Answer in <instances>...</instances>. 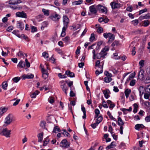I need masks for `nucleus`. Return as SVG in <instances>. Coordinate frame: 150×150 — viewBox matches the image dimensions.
I'll use <instances>...</instances> for the list:
<instances>
[{"mask_svg": "<svg viewBox=\"0 0 150 150\" xmlns=\"http://www.w3.org/2000/svg\"><path fill=\"white\" fill-rule=\"evenodd\" d=\"M95 35L94 33H92L91 35V37L89 38V40L91 42H93L94 40H96Z\"/></svg>", "mask_w": 150, "mask_h": 150, "instance_id": "b1692460", "label": "nucleus"}, {"mask_svg": "<svg viewBox=\"0 0 150 150\" xmlns=\"http://www.w3.org/2000/svg\"><path fill=\"white\" fill-rule=\"evenodd\" d=\"M112 79L111 77H106L104 78V81L106 83H108L111 81Z\"/></svg>", "mask_w": 150, "mask_h": 150, "instance_id": "473e14b6", "label": "nucleus"}, {"mask_svg": "<svg viewBox=\"0 0 150 150\" xmlns=\"http://www.w3.org/2000/svg\"><path fill=\"white\" fill-rule=\"evenodd\" d=\"M45 121H42L40 123V126L43 128L45 127Z\"/></svg>", "mask_w": 150, "mask_h": 150, "instance_id": "6e6d98bb", "label": "nucleus"}, {"mask_svg": "<svg viewBox=\"0 0 150 150\" xmlns=\"http://www.w3.org/2000/svg\"><path fill=\"white\" fill-rule=\"evenodd\" d=\"M11 132V130H8L6 128L1 129H0V135L4 136L6 137H10Z\"/></svg>", "mask_w": 150, "mask_h": 150, "instance_id": "f03ea898", "label": "nucleus"}, {"mask_svg": "<svg viewBox=\"0 0 150 150\" xmlns=\"http://www.w3.org/2000/svg\"><path fill=\"white\" fill-rule=\"evenodd\" d=\"M132 24L134 26L137 25L139 23L137 19L132 21Z\"/></svg>", "mask_w": 150, "mask_h": 150, "instance_id": "de8ad7c7", "label": "nucleus"}, {"mask_svg": "<svg viewBox=\"0 0 150 150\" xmlns=\"http://www.w3.org/2000/svg\"><path fill=\"white\" fill-rule=\"evenodd\" d=\"M149 95H150V94L149 93H145L144 96V98L146 99H148L149 97Z\"/></svg>", "mask_w": 150, "mask_h": 150, "instance_id": "774afa93", "label": "nucleus"}, {"mask_svg": "<svg viewBox=\"0 0 150 150\" xmlns=\"http://www.w3.org/2000/svg\"><path fill=\"white\" fill-rule=\"evenodd\" d=\"M42 25L41 27V29H42V27H43V29H44V27H47L48 23L47 22L45 21L42 23Z\"/></svg>", "mask_w": 150, "mask_h": 150, "instance_id": "09e8293b", "label": "nucleus"}, {"mask_svg": "<svg viewBox=\"0 0 150 150\" xmlns=\"http://www.w3.org/2000/svg\"><path fill=\"white\" fill-rule=\"evenodd\" d=\"M143 24H144V26L145 27H146L148 26L150 24V22L148 20H145L144 21Z\"/></svg>", "mask_w": 150, "mask_h": 150, "instance_id": "58836bf2", "label": "nucleus"}, {"mask_svg": "<svg viewBox=\"0 0 150 150\" xmlns=\"http://www.w3.org/2000/svg\"><path fill=\"white\" fill-rule=\"evenodd\" d=\"M110 5L113 9L119 8L121 6V4L120 3L116 2L115 1L111 2Z\"/></svg>", "mask_w": 150, "mask_h": 150, "instance_id": "423d86ee", "label": "nucleus"}, {"mask_svg": "<svg viewBox=\"0 0 150 150\" xmlns=\"http://www.w3.org/2000/svg\"><path fill=\"white\" fill-rule=\"evenodd\" d=\"M41 71L42 73V77L45 79L48 77V73L44 68H42Z\"/></svg>", "mask_w": 150, "mask_h": 150, "instance_id": "9b49d317", "label": "nucleus"}, {"mask_svg": "<svg viewBox=\"0 0 150 150\" xmlns=\"http://www.w3.org/2000/svg\"><path fill=\"white\" fill-rule=\"evenodd\" d=\"M16 15L18 17L25 18H27L26 14L23 11L21 12H17L16 13Z\"/></svg>", "mask_w": 150, "mask_h": 150, "instance_id": "9d476101", "label": "nucleus"}, {"mask_svg": "<svg viewBox=\"0 0 150 150\" xmlns=\"http://www.w3.org/2000/svg\"><path fill=\"white\" fill-rule=\"evenodd\" d=\"M117 123L119 126L123 125L124 123L120 117H118Z\"/></svg>", "mask_w": 150, "mask_h": 150, "instance_id": "5701e85b", "label": "nucleus"}, {"mask_svg": "<svg viewBox=\"0 0 150 150\" xmlns=\"http://www.w3.org/2000/svg\"><path fill=\"white\" fill-rule=\"evenodd\" d=\"M22 77L23 79H32L34 78V75L32 74H30V75L24 74L22 76Z\"/></svg>", "mask_w": 150, "mask_h": 150, "instance_id": "ddd939ff", "label": "nucleus"}, {"mask_svg": "<svg viewBox=\"0 0 150 150\" xmlns=\"http://www.w3.org/2000/svg\"><path fill=\"white\" fill-rule=\"evenodd\" d=\"M103 120V117L102 116H100L96 119V122L98 124L100 123Z\"/></svg>", "mask_w": 150, "mask_h": 150, "instance_id": "c9c22d12", "label": "nucleus"}, {"mask_svg": "<svg viewBox=\"0 0 150 150\" xmlns=\"http://www.w3.org/2000/svg\"><path fill=\"white\" fill-rule=\"evenodd\" d=\"M136 80H135L133 79L132 80L129 84V85L131 86H134Z\"/></svg>", "mask_w": 150, "mask_h": 150, "instance_id": "864d4df0", "label": "nucleus"}, {"mask_svg": "<svg viewBox=\"0 0 150 150\" xmlns=\"http://www.w3.org/2000/svg\"><path fill=\"white\" fill-rule=\"evenodd\" d=\"M60 145L62 147L67 148L70 146V143L66 139H64L60 143Z\"/></svg>", "mask_w": 150, "mask_h": 150, "instance_id": "39448f33", "label": "nucleus"}, {"mask_svg": "<svg viewBox=\"0 0 150 150\" xmlns=\"http://www.w3.org/2000/svg\"><path fill=\"white\" fill-rule=\"evenodd\" d=\"M17 66L21 68H23L25 66V63L24 62L21 60L19 62Z\"/></svg>", "mask_w": 150, "mask_h": 150, "instance_id": "a211bd4d", "label": "nucleus"}, {"mask_svg": "<svg viewBox=\"0 0 150 150\" xmlns=\"http://www.w3.org/2000/svg\"><path fill=\"white\" fill-rule=\"evenodd\" d=\"M146 92H147L150 94V85H148L145 90Z\"/></svg>", "mask_w": 150, "mask_h": 150, "instance_id": "603ef678", "label": "nucleus"}, {"mask_svg": "<svg viewBox=\"0 0 150 150\" xmlns=\"http://www.w3.org/2000/svg\"><path fill=\"white\" fill-rule=\"evenodd\" d=\"M131 92V90L130 89L127 88L125 89V93L127 98L128 97L130 93Z\"/></svg>", "mask_w": 150, "mask_h": 150, "instance_id": "412c9836", "label": "nucleus"}, {"mask_svg": "<svg viewBox=\"0 0 150 150\" xmlns=\"http://www.w3.org/2000/svg\"><path fill=\"white\" fill-rule=\"evenodd\" d=\"M13 115L11 114H9L5 118L4 123L7 125L10 124L12 121Z\"/></svg>", "mask_w": 150, "mask_h": 150, "instance_id": "20e7f679", "label": "nucleus"}, {"mask_svg": "<svg viewBox=\"0 0 150 150\" xmlns=\"http://www.w3.org/2000/svg\"><path fill=\"white\" fill-rule=\"evenodd\" d=\"M62 131H64V136H66L67 137H70V134L67 132L66 131V129H63L62 130Z\"/></svg>", "mask_w": 150, "mask_h": 150, "instance_id": "ea45409f", "label": "nucleus"}, {"mask_svg": "<svg viewBox=\"0 0 150 150\" xmlns=\"http://www.w3.org/2000/svg\"><path fill=\"white\" fill-rule=\"evenodd\" d=\"M100 60H97L95 66L96 67L98 66L99 68H101V67H102V66H101V65H100Z\"/></svg>", "mask_w": 150, "mask_h": 150, "instance_id": "37998d69", "label": "nucleus"}, {"mask_svg": "<svg viewBox=\"0 0 150 150\" xmlns=\"http://www.w3.org/2000/svg\"><path fill=\"white\" fill-rule=\"evenodd\" d=\"M63 22L64 26L62 28L61 36L64 37L66 35L65 31L68 26V24L69 23V20L66 15H64L63 17Z\"/></svg>", "mask_w": 150, "mask_h": 150, "instance_id": "f257e3e1", "label": "nucleus"}, {"mask_svg": "<svg viewBox=\"0 0 150 150\" xmlns=\"http://www.w3.org/2000/svg\"><path fill=\"white\" fill-rule=\"evenodd\" d=\"M103 43V41H100L97 43V46L96 48V50H98L100 48V45H102Z\"/></svg>", "mask_w": 150, "mask_h": 150, "instance_id": "393cba45", "label": "nucleus"}, {"mask_svg": "<svg viewBox=\"0 0 150 150\" xmlns=\"http://www.w3.org/2000/svg\"><path fill=\"white\" fill-rule=\"evenodd\" d=\"M103 65L102 67H101V68H100V71L97 70L96 71L95 73L96 74L97 76L99 75L100 74L102 73L103 72Z\"/></svg>", "mask_w": 150, "mask_h": 150, "instance_id": "2f4dec72", "label": "nucleus"}, {"mask_svg": "<svg viewBox=\"0 0 150 150\" xmlns=\"http://www.w3.org/2000/svg\"><path fill=\"white\" fill-rule=\"evenodd\" d=\"M126 10L127 11L131 12L133 10V8L131 6H129L127 8Z\"/></svg>", "mask_w": 150, "mask_h": 150, "instance_id": "052dcab7", "label": "nucleus"}, {"mask_svg": "<svg viewBox=\"0 0 150 150\" xmlns=\"http://www.w3.org/2000/svg\"><path fill=\"white\" fill-rule=\"evenodd\" d=\"M97 28L98 29L97 31L99 34H101L103 32V30L102 27L98 26Z\"/></svg>", "mask_w": 150, "mask_h": 150, "instance_id": "f704fd0d", "label": "nucleus"}, {"mask_svg": "<svg viewBox=\"0 0 150 150\" xmlns=\"http://www.w3.org/2000/svg\"><path fill=\"white\" fill-rule=\"evenodd\" d=\"M109 50V47L107 46H105L102 49L100 52V54H102V55H103V58H105V56H106L107 54L106 52L108 51Z\"/></svg>", "mask_w": 150, "mask_h": 150, "instance_id": "0eeeda50", "label": "nucleus"}, {"mask_svg": "<svg viewBox=\"0 0 150 150\" xmlns=\"http://www.w3.org/2000/svg\"><path fill=\"white\" fill-rule=\"evenodd\" d=\"M61 87L63 91L64 92L65 94L67 95V91L68 89V88L65 85H61Z\"/></svg>", "mask_w": 150, "mask_h": 150, "instance_id": "dca6fc26", "label": "nucleus"}, {"mask_svg": "<svg viewBox=\"0 0 150 150\" xmlns=\"http://www.w3.org/2000/svg\"><path fill=\"white\" fill-rule=\"evenodd\" d=\"M103 106L104 108H108V106L105 101L104 100L103 101Z\"/></svg>", "mask_w": 150, "mask_h": 150, "instance_id": "bf43d9fd", "label": "nucleus"}, {"mask_svg": "<svg viewBox=\"0 0 150 150\" xmlns=\"http://www.w3.org/2000/svg\"><path fill=\"white\" fill-rule=\"evenodd\" d=\"M42 11L44 13V15L48 16L50 14L49 10H47L45 8L42 9Z\"/></svg>", "mask_w": 150, "mask_h": 150, "instance_id": "a878e982", "label": "nucleus"}, {"mask_svg": "<svg viewBox=\"0 0 150 150\" xmlns=\"http://www.w3.org/2000/svg\"><path fill=\"white\" fill-rule=\"evenodd\" d=\"M143 80L146 83H150V77L148 76L146 77H145V79H143Z\"/></svg>", "mask_w": 150, "mask_h": 150, "instance_id": "e433bc0d", "label": "nucleus"}, {"mask_svg": "<svg viewBox=\"0 0 150 150\" xmlns=\"http://www.w3.org/2000/svg\"><path fill=\"white\" fill-rule=\"evenodd\" d=\"M145 120L147 122H150V115L147 116L145 117Z\"/></svg>", "mask_w": 150, "mask_h": 150, "instance_id": "680f3d73", "label": "nucleus"}, {"mask_svg": "<svg viewBox=\"0 0 150 150\" xmlns=\"http://www.w3.org/2000/svg\"><path fill=\"white\" fill-rule=\"evenodd\" d=\"M42 55L44 57H45L47 58H48V54L47 53L44 52L42 53Z\"/></svg>", "mask_w": 150, "mask_h": 150, "instance_id": "69168bd1", "label": "nucleus"}, {"mask_svg": "<svg viewBox=\"0 0 150 150\" xmlns=\"http://www.w3.org/2000/svg\"><path fill=\"white\" fill-rule=\"evenodd\" d=\"M70 39V38L69 36H67L65 38L62 39L63 41H64L65 42H67Z\"/></svg>", "mask_w": 150, "mask_h": 150, "instance_id": "a18cd8bd", "label": "nucleus"}, {"mask_svg": "<svg viewBox=\"0 0 150 150\" xmlns=\"http://www.w3.org/2000/svg\"><path fill=\"white\" fill-rule=\"evenodd\" d=\"M7 109L5 108H0V117L7 110Z\"/></svg>", "mask_w": 150, "mask_h": 150, "instance_id": "6ab92c4d", "label": "nucleus"}, {"mask_svg": "<svg viewBox=\"0 0 150 150\" xmlns=\"http://www.w3.org/2000/svg\"><path fill=\"white\" fill-rule=\"evenodd\" d=\"M2 88L4 90H6V88L8 86V84L6 82H4L2 83Z\"/></svg>", "mask_w": 150, "mask_h": 150, "instance_id": "72a5a7b5", "label": "nucleus"}, {"mask_svg": "<svg viewBox=\"0 0 150 150\" xmlns=\"http://www.w3.org/2000/svg\"><path fill=\"white\" fill-rule=\"evenodd\" d=\"M144 126L142 124H137L135 125V129L139 130L140 128H143Z\"/></svg>", "mask_w": 150, "mask_h": 150, "instance_id": "f3484780", "label": "nucleus"}, {"mask_svg": "<svg viewBox=\"0 0 150 150\" xmlns=\"http://www.w3.org/2000/svg\"><path fill=\"white\" fill-rule=\"evenodd\" d=\"M83 1L81 0H79V1H75L74 2V3L76 5H78L81 4Z\"/></svg>", "mask_w": 150, "mask_h": 150, "instance_id": "4d7b16f0", "label": "nucleus"}, {"mask_svg": "<svg viewBox=\"0 0 150 150\" xmlns=\"http://www.w3.org/2000/svg\"><path fill=\"white\" fill-rule=\"evenodd\" d=\"M65 74L66 75H67L68 76H69L71 77H74L75 76L74 74V73L72 72H71L69 70L66 71Z\"/></svg>", "mask_w": 150, "mask_h": 150, "instance_id": "4468645a", "label": "nucleus"}, {"mask_svg": "<svg viewBox=\"0 0 150 150\" xmlns=\"http://www.w3.org/2000/svg\"><path fill=\"white\" fill-rule=\"evenodd\" d=\"M43 132H42L41 133H39L38 134V142H41L42 140L43 139Z\"/></svg>", "mask_w": 150, "mask_h": 150, "instance_id": "2eb2a0df", "label": "nucleus"}, {"mask_svg": "<svg viewBox=\"0 0 150 150\" xmlns=\"http://www.w3.org/2000/svg\"><path fill=\"white\" fill-rule=\"evenodd\" d=\"M144 60H141L139 62V66H140V68L143 67L144 64Z\"/></svg>", "mask_w": 150, "mask_h": 150, "instance_id": "79ce46f5", "label": "nucleus"}, {"mask_svg": "<svg viewBox=\"0 0 150 150\" xmlns=\"http://www.w3.org/2000/svg\"><path fill=\"white\" fill-rule=\"evenodd\" d=\"M12 33L15 35L17 36L19 38H20V35L18 34V30H14L13 32Z\"/></svg>", "mask_w": 150, "mask_h": 150, "instance_id": "a19ab883", "label": "nucleus"}, {"mask_svg": "<svg viewBox=\"0 0 150 150\" xmlns=\"http://www.w3.org/2000/svg\"><path fill=\"white\" fill-rule=\"evenodd\" d=\"M58 76L59 77L61 78H66L67 76L65 75H62L61 73H59L58 74Z\"/></svg>", "mask_w": 150, "mask_h": 150, "instance_id": "49530a36", "label": "nucleus"}, {"mask_svg": "<svg viewBox=\"0 0 150 150\" xmlns=\"http://www.w3.org/2000/svg\"><path fill=\"white\" fill-rule=\"evenodd\" d=\"M96 58L97 59H100L101 57H103V55L102 54H100V53H97L96 54Z\"/></svg>", "mask_w": 150, "mask_h": 150, "instance_id": "5fc2aeb1", "label": "nucleus"}, {"mask_svg": "<svg viewBox=\"0 0 150 150\" xmlns=\"http://www.w3.org/2000/svg\"><path fill=\"white\" fill-rule=\"evenodd\" d=\"M108 91L109 92V90H105L103 91V93L104 95V96L106 98H108L110 96L109 95Z\"/></svg>", "mask_w": 150, "mask_h": 150, "instance_id": "cd10ccee", "label": "nucleus"}, {"mask_svg": "<svg viewBox=\"0 0 150 150\" xmlns=\"http://www.w3.org/2000/svg\"><path fill=\"white\" fill-rule=\"evenodd\" d=\"M21 79V78L19 77H16L13 78L12 79V80L14 82L17 83Z\"/></svg>", "mask_w": 150, "mask_h": 150, "instance_id": "4c0bfd02", "label": "nucleus"}, {"mask_svg": "<svg viewBox=\"0 0 150 150\" xmlns=\"http://www.w3.org/2000/svg\"><path fill=\"white\" fill-rule=\"evenodd\" d=\"M95 6V5H93L91 6L89 8V10L92 13L95 14L97 13V11Z\"/></svg>", "mask_w": 150, "mask_h": 150, "instance_id": "f8f14e48", "label": "nucleus"}, {"mask_svg": "<svg viewBox=\"0 0 150 150\" xmlns=\"http://www.w3.org/2000/svg\"><path fill=\"white\" fill-rule=\"evenodd\" d=\"M97 6L98 9L99 11L102 13L105 12L106 13H107V9L106 8L100 4L98 5Z\"/></svg>", "mask_w": 150, "mask_h": 150, "instance_id": "6e6552de", "label": "nucleus"}, {"mask_svg": "<svg viewBox=\"0 0 150 150\" xmlns=\"http://www.w3.org/2000/svg\"><path fill=\"white\" fill-rule=\"evenodd\" d=\"M145 16V19H150V13H148L147 14H146Z\"/></svg>", "mask_w": 150, "mask_h": 150, "instance_id": "338daca9", "label": "nucleus"}, {"mask_svg": "<svg viewBox=\"0 0 150 150\" xmlns=\"http://www.w3.org/2000/svg\"><path fill=\"white\" fill-rule=\"evenodd\" d=\"M17 55L19 57L20 56H23L24 57V53L22 52L21 51H19V52L18 53Z\"/></svg>", "mask_w": 150, "mask_h": 150, "instance_id": "e2e57ef3", "label": "nucleus"}, {"mask_svg": "<svg viewBox=\"0 0 150 150\" xmlns=\"http://www.w3.org/2000/svg\"><path fill=\"white\" fill-rule=\"evenodd\" d=\"M147 9L146 8H145L143 9L140 10L139 11V15H140L144 12H146L147 11Z\"/></svg>", "mask_w": 150, "mask_h": 150, "instance_id": "c03bdc74", "label": "nucleus"}, {"mask_svg": "<svg viewBox=\"0 0 150 150\" xmlns=\"http://www.w3.org/2000/svg\"><path fill=\"white\" fill-rule=\"evenodd\" d=\"M144 71L143 70H141L139 73L138 75L139 79L143 80L145 79V76L144 75Z\"/></svg>", "mask_w": 150, "mask_h": 150, "instance_id": "1a4fd4ad", "label": "nucleus"}, {"mask_svg": "<svg viewBox=\"0 0 150 150\" xmlns=\"http://www.w3.org/2000/svg\"><path fill=\"white\" fill-rule=\"evenodd\" d=\"M24 25L22 23L19 22L18 23L17 27L20 28L21 30H22L24 28Z\"/></svg>", "mask_w": 150, "mask_h": 150, "instance_id": "4be33fe9", "label": "nucleus"}, {"mask_svg": "<svg viewBox=\"0 0 150 150\" xmlns=\"http://www.w3.org/2000/svg\"><path fill=\"white\" fill-rule=\"evenodd\" d=\"M111 33H105L103 34V36L105 38H107L108 37H109Z\"/></svg>", "mask_w": 150, "mask_h": 150, "instance_id": "8fccbe9b", "label": "nucleus"}, {"mask_svg": "<svg viewBox=\"0 0 150 150\" xmlns=\"http://www.w3.org/2000/svg\"><path fill=\"white\" fill-rule=\"evenodd\" d=\"M44 16L42 14H40L36 17V19L38 21H40L42 20V19L43 18Z\"/></svg>", "mask_w": 150, "mask_h": 150, "instance_id": "bb28decb", "label": "nucleus"}, {"mask_svg": "<svg viewBox=\"0 0 150 150\" xmlns=\"http://www.w3.org/2000/svg\"><path fill=\"white\" fill-rule=\"evenodd\" d=\"M109 37V39L108 42H112L115 39V35H114L112 34L111 33V35H110Z\"/></svg>", "mask_w": 150, "mask_h": 150, "instance_id": "7c9ffc66", "label": "nucleus"}, {"mask_svg": "<svg viewBox=\"0 0 150 150\" xmlns=\"http://www.w3.org/2000/svg\"><path fill=\"white\" fill-rule=\"evenodd\" d=\"M37 31V28L35 26H32L31 28V32H34Z\"/></svg>", "mask_w": 150, "mask_h": 150, "instance_id": "0e129e2a", "label": "nucleus"}, {"mask_svg": "<svg viewBox=\"0 0 150 150\" xmlns=\"http://www.w3.org/2000/svg\"><path fill=\"white\" fill-rule=\"evenodd\" d=\"M55 14H51L49 18L52 21L56 22L58 21L61 18V16L55 12Z\"/></svg>", "mask_w": 150, "mask_h": 150, "instance_id": "7ed1b4c3", "label": "nucleus"}, {"mask_svg": "<svg viewBox=\"0 0 150 150\" xmlns=\"http://www.w3.org/2000/svg\"><path fill=\"white\" fill-rule=\"evenodd\" d=\"M120 45L119 41L115 40L112 44L111 45L112 47H113L115 46H118Z\"/></svg>", "mask_w": 150, "mask_h": 150, "instance_id": "c85d7f7f", "label": "nucleus"}, {"mask_svg": "<svg viewBox=\"0 0 150 150\" xmlns=\"http://www.w3.org/2000/svg\"><path fill=\"white\" fill-rule=\"evenodd\" d=\"M20 36V38H23L26 40L28 39V38L27 36L25 35L24 34H22Z\"/></svg>", "mask_w": 150, "mask_h": 150, "instance_id": "13d9d810", "label": "nucleus"}, {"mask_svg": "<svg viewBox=\"0 0 150 150\" xmlns=\"http://www.w3.org/2000/svg\"><path fill=\"white\" fill-rule=\"evenodd\" d=\"M133 105L134 107L133 112L134 113H135L137 111V108L138 107V106L136 103H134Z\"/></svg>", "mask_w": 150, "mask_h": 150, "instance_id": "c756f323", "label": "nucleus"}, {"mask_svg": "<svg viewBox=\"0 0 150 150\" xmlns=\"http://www.w3.org/2000/svg\"><path fill=\"white\" fill-rule=\"evenodd\" d=\"M98 124L96 122V123L91 124V126L93 128L95 129L96 128V127L98 125Z\"/></svg>", "mask_w": 150, "mask_h": 150, "instance_id": "3c124183", "label": "nucleus"}, {"mask_svg": "<svg viewBox=\"0 0 150 150\" xmlns=\"http://www.w3.org/2000/svg\"><path fill=\"white\" fill-rule=\"evenodd\" d=\"M39 91H36L35 92L33 93H30V95L31 97L32 98H35L36 97V95L38 94Z\"/></svg>", "mask_w": 150, "mask_h": 150, "instance_id": "aec40b11", "label": "nucleus"}]
</instances>
